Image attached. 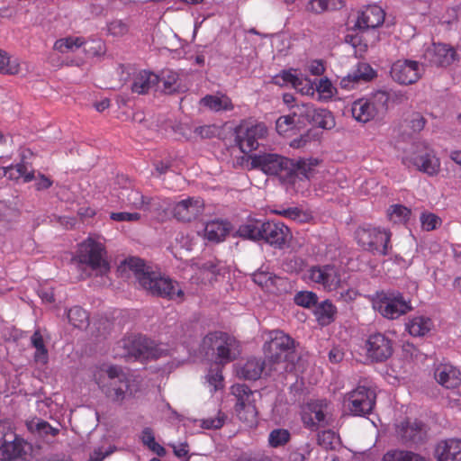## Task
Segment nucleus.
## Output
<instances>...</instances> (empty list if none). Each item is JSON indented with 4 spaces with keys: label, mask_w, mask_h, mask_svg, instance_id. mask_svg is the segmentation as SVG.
I'll return each mask as SVG.
<instances>
[{
    "label": "nucleus",
    "mask_w": 461,
    "mask_h": 461,
    "mask_svg": "<svg viewBox=\"0 0 461 461\" xmlns=\"http://www.w3.org/2000/svg\"><path fill=\"white\" fill-rule=\"evenodd\" d=\"M0 72L16 75L20 72V61L17 58L11 59L5 52L0 50Z\"/></svg>",
    "instance_id": "obj_54"
},
{
    "label": "nucleus",
    "mask_w": 461,
    "mask_h": 461,
    "mask_svg": "<svg viewBox=\"0 0 461 461\" xmlns=\"http://www.w3.org/2000/svg\"><path fill=\"white\" fill-rule=\"evenodd\" d=\"M226 420L224 413L219 411L214 418H207L201 420V427L206 429H217L223 426Z\"/></svg>",
    "instance_id": "obj_61"
},
{
    "label": "nucleus",
    "mask_w": 461,
    "mask_h": 461,
    "mask_svg": "<svg viewBox=\"0 0 461 461\" xmlns=\"http://www.w3.org/2000/svg\"><path fill=\"white\" fill-rule=\"evenodd\" d=\"M121 375V367L117 366H111L103 364L97 366L93 369V377L99 387L104 391L108 384L105 383L106 377L114 380L117 376Z\"/></svg>",
    "instance_id": "obj_35"
},
{
    "label": "nucleus",
    "mask_w": 461,
    "mask_h": 461,
    "mask_svg": "<svg viewBox=\"0 0 461 461\" xmlns=\"http://www.w3.org/2000/svg\"><path fill=\"white\" fill-rule=\"evenodd\" d=\"M200 104L212 112L232 110L233 104L230 99L223 94L207 95L200 100Z\"/></svg>",
    "instance_id": "obj_34"
},
{
    "label": "nucleus",
    "mask_w": 461,
    "mask_h": 461,
    "mask_svg": "<svg viewBox=\"0 0 461 461\" xmlns=\"http://www.w3.org/2000/svg\"><path fill=\"white\" fill-rule=\"evenodd\" d=\"M314 113V106L310 103H296L291 106V116L296 120L297 124L310 122L311 115Z\"/></svg>",
    "instance_id": "obj_46"
},
{
    "label": "nucleus",
    "mask_w": 461,
    "mask_h": 461,
    "mask_svg": "<svg viewBox=\"0 0 461 461\" xmlns=\"http://www.w3.org/2000/svg\"><path fill=\"white\" fill-rule=\"evenodd\" d=\"M317 300V294L310 291L299 292L294 296L295 303L305 308H310L311 306L315 305Z\"/></svg>",
    "instance_id": "obj_56"
},
{
    "label": "nucleus",
    "mask_w": 461,
    "mask_h": 461,
    "mask_svg": "<svg viewBox=\"0 0 461 461\" xmlns=\"http://www.w3.org/2000/svg\"><path fill=\"white\" fill-rule=\"evenodd\" d=\"M373 308L383 317L396 320L411 310L410 300L397 291L377 293L373 298Z\"/></svg>",
    "instance_id": "obj_9"
},
{
    "label": "nucleus",
    "mask_w": 461,
    "mask_h": 461,
    "mask_svg": "<svg viewBox=\"0 0 461 461\" xmlns=\"http://www.w3.org/2000/svg\"><path fill=\"white\" fill-rule=\"evenodd\" d=\"M297 124L296 120L291 114L280 116L276 122V128L279 134H285Z\"/></svg>",
    "instance_id": "obj_59"
},
{
    "label": "nucleus",
    "mask_w": 461,
    "mask_h": 461,
    "mask_svg": "<svg viewBox=\"0 0 461 461\" xmlns=\"http://www.w3.org/2000/svg\"><path fill=\"white\" fill-rule=\"evenodd\" d=\"M422 229L429 231L441 225V219L434 213H422L420 216Z\"/></svg>",
    "instance_id": "obj_60"
},
{
    "label": "nucleus",
    "mask_w": 461,
    "mask_h": 461,
    "mask_svg": "<svg viewBox=\"0 0 461 461\" xmlns=\"http://www.w3.org/2000/svg\"><path fill=\"white\" fill-rule=\"evenodd\" d=\"M69 322L76 328L83 329L88 325V314L79 306H75L68 312Z\"/></svg>",
    "instance_id": "obj_51"
},
{
    "label": "nucleus",
    "mask_w": 461,
    "mask_h": 461,
    "mask_svg": "<svg viewBox=\"0 0 461 461\" xmlns=\"http://www.w3.org/2000/svg\"><path fill=\"white\" fill-rule=\"evenodd\" d=\"M31 343L35 348L34 360L37 363L46 364L49 359V354L44 343L43 336L39 330H35L31 337Z\"/></svg>",
    "instance_id": "obj_45"
},
{
    "label": "nucleus",
    "mask_w": 461,
    "mask_h": 461,
    "mask_svg": "<svg viewBox=\"0 0 461 461\" xmlns=\"http://www.w3.org/2000/svg\"><path fill=\"white\" fill-rule=\"evenodd\" d=\"M119 198L127 206L139 210H149L153 202V199L145 197L139 190L126 187L122 189Z\"/></svg>",
    "instance_id": "obj_30"
},
{
    "label": "nucleus",
    "mask_w": 461,
    "mask_h": 461,
    "mask_svg": "<svg viewBox=\"0 0 461 461\" xmlns=\"http://www.w3.org/2000/svg\"><path fill=\"white\" fill-rule=\"evenodd\" d=\"M436 456L438 461H461V439L449 438L439 442Z\"/></svg>",
    "instance_id": "obj_28"
},
{
    "label": "nucleus",
    "mask_w": 461,
    "mask_h": 461,
    "mask_svg": "<svg viewBox=\"0 0 461 461\" xmlns=\"http://www.w3.org/2000/svg\"><path fill=\"white\" fill-rule=\"evenodd\" d=\"M128 266L134 272L140 286L149 294L177 302L184 300V292L176 282L152 271L142 259L130 258Z\"/></svg>",
    "instance_id": "obj_2"
},
{
    "label": "nucleus",
    "mask_w": 461,
    "mask_h": 461,
    "mask_svg": "<svg viewBox=\"0 0 461 461\" xmlns=\"http://www.w3.org/2000/svg\"><path fill=\"white\" fill-rule=\"evenodd\" d=\"M130 32V23L127 20L113 19L106 23L107 35L122 38Z\"/></svg>",
    "instance_id": "obj_49"
},
{
    "label": "nucleus",
    "mask_w": 461,
    "mask_h": 461,
    "mask_svg": "<svg viewBox=\"0 0 461 461\" xmlns=\"http://www.w3.org/2000/svg\"><path fill=\"white\" fill-rule=\"evenodd\" d=\"M262 232V240L279 249L283 248L292 237L289 228L280 221H265Z\"/></svg>",
    "instance_id": "obj_19"
},
{
    "label": "nucleus",
    "mask_w": 461,
    "mask_h": 461,
    "mask_svg": "<svg viewBox=\"0 0 461 461\" xmlns=\"http://www.w3.org/2000/svg\"><path fill=\"white\" fill-rule=\"evenodd\" d=\"M426 121L420 113H412L405 119L406 127L414 132L420 131L425 126Z\"/></svg>",
    "instance_id": "obj_58"
},
{
    "label": "nucleus",
    "mask_w": 461,
    "mask_h": 461,
    "mask_svg": "<svg viewBox=\"0 0 461 461\" xmlns=\"http://www.w3.org/2000/svg\"><path fill=\"white\" fill-rule=\"evenodd\" d=\"M366 348L368 357L376 362L384 361L393 354L392 340L382 333L370 335Z\"/></svg>",
    "instance_id": "obj_18"
},
{
    "label": "nucleus",
    "mask_w": 461,
    "mask_h": 461,
    "mask_svg": "<svg viewBox=\"0 0 461 461\" xmlns=\"http://www.w3.org/2000/svg\"><path fill=\"white\" fill-rule=\"evenodd\" d=\"M136 391L131 379L121 369V375L111 380L103 392L112 401L122 402L126 397L132 396Z\"/></svg>",
    "instance_id": "obj_21"
},
{
    "label": "nucleus",
    "mask_w": 461,
    "mask_h": 461,
    "mask_svg": "<svg viewBox=\"0 0 461 461\" xmlns=\"http://www.w3.org/2000/svg\"><path fill=\"white\" fill-rule=\"evenodd\" d=\"M231 225L224 220H212L205 223L203 238L211 243H220L229 235Z\"/></svg>",
    "instance_id": "obj_25"
},
{
    "label": "nucleus",
    "mask_w": 461,
    "mask_h": 461,
    "mask_svg": "<svg viewBox=\"0 0 461 461\" xmlns=\"http://www.w3.org/2000/svg\"><path fill=\"white\" fill-rule=\"evenodd\" d=\"M317 163L316 159L294 160V168L292 172L291 179L287 180V185H292L298 192L299 189L296 187V184L299 182L307 183L313 176V168Z\"/></svg>",
    "instance_id": "obj_26"
},
{
    "label": "nucleus",
    "mask_w": 461,
    "mask_h": 461,
    "mask_svg": "<svg viewBox=\"0 0 461 461\" xmlns=\"http://www.w3.org/2000/svg\"><path fill=\"white\" fill-rule=\"evenodd\" d=\"M273 81L279 86L291 85L303 95L312 96L315 94V82L307 77H298L294 70L282 71L273 78Z\"/></svg>",
    "instance_id": "obj_17"
},
{
    "label": "nucleus",
    "mask_w": 461,
    "mask_h": 461,
    "mask_svg": "<svg viewBox=\"0 0 461 461\" xmlns=\"http://www.w3.org/2000/svg\"><path fill=\"white\" fill-rule=\"evenodd\" d=\"M336 312V307L329 300L321 302L320 304L316 305L314 309L316 320L321 326H326L332 322L335 319Z\"/></svg>",
    "instance_id": "obj_39"
},
{
    "label": "nucleus",
    "mask_w": 461,
    "mask_h": 461,
    "mask_svg": "<svg viewBox=\"0 0 461 461\" xmlns=\"http://www.w3.org/2000/svg\"><path fill=\"white\" fill-rule=\"evenodd\" d=\"M402 163L408 167H413L429 176L438 174L440 162L425 142H415L403 152Z\"/></svg>",
    "instance_id": "obj_7"
},
{
    "label": "nucleus",
    "mask_w": 461,
    "mask_h": 461,
    "mask_svg": "<svg viewBox=\"0 0 461 461\" xmlns=\"http://www.w3.org/2000/svg\"><path fill=\"white\" fill-rule=\"evenodd\" d=\"M141 442L152 452L159 456L166 455V449L155 440V436L151 429L145 428L140 436Z\"/></svg>",
    "instance_id": "obj_50"
},
{
    "label": "nucleus",
    "mask_w": 461,
    "mask_h": 461,
    "mask_svg": "<svg viewBox=\"0 0 461 461\" xmlns=\"http://www.w3.org/2000/svg\"><path fill=\"white\" fill-rule=\"evenodd\" d=\"M392 78L402 85H411L417 82L422 73L423 67L416 60L399 59L391 68Z\"/></svg>",
    "instance_id": "obj_16"
},
{
    "label": "nucleus",
    "mask_w": 461,
    "mask_h": 461,
    "mask_svg": "<svg viewBox=\"0 0 461 461\" xmlns=\"http://www.w3.org/2000/svg\"><path fill=\"white\" fill-rule=\"evenodd\" d=\"M231 393L237 402L235 411L239 419L249 425L257 421L258 411L255 406L254 392L246 384H238L231 387Z\"/></svg>",
    "instance_id": "obj_12"
},
{
    "label": "nucleus",
    "mask_w": 461,
    "mask_h": 461,
    "mask_svg": "<svg viewBox=\"0 0 461 461\" xmlns=\"http://www.w3.org/2000/svg\"><path fill=\"white\" fill-rule=\"evenodd\" d=\"M28 444L23 438L15 436L12 441H5L1 446V454L5 460H13L26 454Z\"/></svg>",
    "instance_id": "obj_32"
},
{
    "label": "nucleus",
    "mask_w": 461,
    "mask_h": 461,
    "mask_svg": "<svg viewBox=\"0 0 461 461\" xmlns=\"http://www.w3.org/2000/svg\"><path fill=\"white\" fill-rule=\"evenodd\" d=\"M318 92L321 99H330L336 93V88L328 78L320 79L315 83V92Z\"/></svg>",
    "instance_id": "obj_55"
},
{
    "label": "nucleus",
    "mask_w": 461,
    "mask_h": 461,
    "mask_svg": "<svg viewBox=\"0 0 461 461\" xmlns=\"http://www.w3.org/2000/svg\"><path fill=\"white\" fill-rule=\"evenodd\" d=\"M179 88L178 75L171 70H166L159 77V83L157 85V90L165 94H173Z\"/></svg>",
    "instance_id": "obj_43"
},
{
    "label": "nucleus",
    "mask_w": 461,
    "mask_h": 461,
    "mask_svg": "<svg viewBox=\"0 0 461 461\" xmlns=\"http://www.w3.org/2000/svg\"><path fill=\"white\" fill-rule=\"evenodd\" d=\"M383 461H427L424 457L411 451L393 449L388 451Z\"/></svg>",
    "instance_id": "obj_48"
},
{
    "label": "nucleus",
    "mask_w": 461,
    "mask_h": 461,
    "mask_svg": "<svg viewBox=\"0 0 461 461\" xmlns=\"http://www.w3.org/2000/svg\"><path fill=\"white\" fill-rule=\"evenodd\" d=\"M343 6V0H310L305 9L310 13L320 14L324 12L339 10Z\"/></svg>",
    "instance_id": "obj_38"
},
{
    "label": "nucleus",
    "mask_w": 461,
    "mask_h": 461,
    "mask_svg": "<svg viewBox=\"0 0 461 461\" xmlns=\"http://www.w3.org/2000/svg\"><path fill=\"white\" fill-rule=\"evenodd\" d=\"M166 351L160 345L141 335H131L121 339L114 348L115 357L134 358H158Z\"/></svg>",
    "instance_id": "obj_6"
},
{
    "label": "nucleus",
    "mask_w": 461,
    "mask_h": 461,
    "mask_svg": "<svg viewBox=\"0 0 461 461\" xmlns=\"http://www.w3.org/2000/svg\"><path fill=\"white\" fill-rule=\"evenodd\" d=\"M435 379L446 388L456 387L461 382V373L450 364H440L435 370Z\"/></svg>",
    "instance_id": "obj_29"
},
{
    "label": "nucleus",
    "mask_w": 461,
    "mask_h": 461,
    "mask_svg": "<svg viewBox=\"0 0 461 461\" xmlns=\"http://www.w3.org/2000/svg\"><path fill=\"white\" fill-rule=\"evenodd\" d=\"M387 215L393 223H405L411 215V211L402 204H394L388 209Z\"/></svg>",
    "instance_id": "obj_53"
},
{
    "label": "nucleus",
    "mask_w": 461,
    "mask_h": 461,
    "mask_svg": "<svg viewBox=\"0 0 461 461\" xmlns=\"http://www.w3.org/2000/svg\"><path fill=\"white\" fill-rule=\"evenodd\" d=\"M28 429L32 433H37L40 436L43 435H55L58 430L53 429L47 421L41 419H32L26 422Z\"/></svg>",
    "instance_id": "obj_52"
},
{
    "label": "nucleus",
    "mask_w": 461,
    "mask_h": 461,
    "mask_svg": "<svg viewBox=\"0 0 461 461\" xmlns=\"http://www.w3.org/2000/svg\"><path fill=\"white\" fill-rule=\"evenodd\" d=\"M405 327L410 335L424 337L434 330L435 323L430 317L424 314H417L408 319Z\"/></svg>",
    "instance_id": "obj_27"
},
{
    "label": "nucleus",
    "mask_w": 461,
    "mask_h": 461,
    "mask_svg": "<svg viewBox=\"0 0 461 461\" xmlns=\"http://www.w3.org/2000/svg\"><path fill=\"white\" fill-rule=\"evenodd\" d=\"M303 277L307 283L320 285L328 291L336 290L342 282L340 270L334 265L310 267Z\"/></svg>",
    "instance_id": "obj_11"
},
{
    "label": "nucleus",
    "mask_w": 461,
    "mask_h": 461,
    "mask_svg": "<svg viewBox=\"0 0 461 461\" xmlns=\"http://www.w3.org/2000/svg\"><path fill=\"white\" fill-rule=\"evenodd\" d=\"M6 176L11 180L23 179V182H30L33 179V173L29 169V167L24 163H20L15 166H9L0 167V176Z\"/></svg>",
    "instance_id": "obj_36"
},
{
    "label": "nucleus",
    "mask_w": 461,
    "mask_h": 461,
    "mask_svg": "<svg viewBox=\"0 0 461 461\" xmlns=\"http://www.w3.org/2000/svg\"><path fill=\"white\" fill-rule=\"evenodd\" d=\"M105 254L103 239L89 236L78 245L75 259L80 265L89 267L96 276H103L110 269Z\"/></svg>",
    "instance_id": "obj_5"
},
{
    "label": "nucleus",
    "mask_w": 461,
    "mask_h": 461,
    "mask_svg": "<svg viewBox=\"0 0 461 461\" xmlns=\"http://www.w3.org/2000/svg\"><path fill=\"white\" fill-rule=\"evenodd\" d=\"M264 368V363L260 359L249 358L237 369V375L245 379L257 380L260 377Z\"/></svg>",
    "instance_id": "obj_37"
},
{
    "label": "nucleus",
    "mask_w": 461,
    "mask_h": 461,
    "mask_svg": "<svg viewBox=\"0 0 461 461\" xmlns=\"http://www.w3.org/2000/svg\"><path fill=\"white\" fill-rule=\"evenodd\" d=\"M200 352L208 357H214L216 364L225 365L236 357L239 343L234 337L225 332H210L203 339Z\"/></svg>",
    "instance_id": "obj_3"
},
{
    "label": "nucleus",
    "mask_w": 461,
    "mask_h": 461,
    "mask_svg": "<svg viewBox=\"0 0 461 461\" xmlns=\"http://www.w3.org/2000/svg\"><path fill=\"white\" fill-rule=\"evenodd\" d=\"M376 77L372 67L365 62H359L351 71L340 79L339 86L346 90H351L362 83L371 81Z\"/></svg>",
    "instance_id": "obj_22"
},
{
    "label": "nucleus",
    "mask_w": 461,
    "mask_h": 461,
    "mask_svg": "<svg viewBox=\"0 0 461 461\" xmlns=\"http://www.w3.org/2000/svg\"><path fill=\"white\" fill-rule=\"evenodd\" d=\"M221 366L216 363L211 365L205 375V381L211 393L223 389L224 381Z\"/></svg>",
    "instance_id": "obj_41"
},
{
    "label": "nucleus",
    "mask_w": 461,
    "mask_h": 461,
    "mask_svg": "<svg viewBox=\"0 0 461 461\" xmlns=\"http://www.w3.org/2000/svg\"><path fill=\"white\" fill-rule=\"evenodd\" d=\"M398 96L395 92L378 90L366 98H359L351 104L350 111L352 117L358 122L366 123L384 113L388 107V103ZM402 99V95L399 94Z\"/></svg>",
    "instance_id": "obj_4"
},
{
    "label": "nucleus",
    "mask_w": 461,
    "mask_h": 461,
    "mask_svg": "<svg viewBox=\"0 0 461 461\" xmlns=\"http://www.w3.org/2000/svg\"><path fill=\"white\" fill-rule=\"evenodd\" d=\"M291 439V433L286 429H272L267 438L269 447L278 448L285 447Z\"/></svg>",
    "instance_id": "obj_47"
},
{
    "label": "nucleus",
    "mask_w": 461,
    "mask_h": 461,
    "mask_svg": "<svg viewBox=\"0 0 461 461\" xmlns=\"http://www.w3.org/2000/svg\"><path fill=\"white\" fill-rule=\"evenodd\" d=\"M384 21V10L376 5H371L359 12L356 26L362 30L375 29L383 24Z\"/></svg>",
    "instance_id": "obj_23"
},
{
    "label": "nucleus",
    "mask_w": 461,
    "mask_h": 461,
    "mask_svg": "<svg viewBox=\"0 0 461 461\" xmlns=\"http://www.w3.org/2000/svg\"><path fill=\"white\" fill-rule=\"evenodd\" d=\"M166 209L178 221L189 222L203 214L204 203L199 197H187L179 202L168 203Z\"/></svg>",
    "instance_id": "obj_15"
},
{
    "label": "nucleus",
    "mask_w": 461,
    "mask_h": 461,
    "mask_svg": "<svg viewBox=\"0 0 461 461\" xmlns=\"http://www.w3.org/2000/svg\"><path fill=\"white\" fill-rule=\"evenodd\" d=\"M267 129L265 124L258 123L246 130L240 129L237 133V142L243 153H249L258 147V140L265 138Z\"/></svg>",
    "instance_id": "obj_20"
},
{
    "label": "nucleus",
    "mask_w": 461,
    "mask_h": 461,
    "mask_svg": "<svg viewBox=\"0 0 461 461\" xmlns=\"http://www.w3.org/2000/svg\"><path fill=\"white\" fill-rule=\"evenodd\" d=\"M333 420L331 406L326 400L311 401L303 407V423L312 431L330 426Z\"/></svg>",
    "instance_id": "obj_10"
},
{
    "label": "nucleus",
    "mask_w": 461,
    "mask_h": 461,
    "mask_svg": "<svg viewBox=\"0 0 461 461\" xmlns=\"http://www.w3.org/2000/svg\"><path fill=\"white\" fill-rule=\"evenodd\" d=\"M265 221L250 218L240 225L237 233L240 237L253 241L262 240V229L264 228Z\"/></svg>",
    "instance_id": "obj_33"
},
{
    "label": "nucleus",
    "mask_w": 461,
    "mask_h": 461,
    "mask_svg": "<svg viewBox=\"0 0 461 461\" xmlns=\"http://www.w3.org/2000/svg\"><path fill=\"white\" fill-rule=\"evenodd\" d=\"M311 116L310 122L320 128L330 130L335 127V118L332 113L327 109L314 107V113Z\"/></svg>",
    "instance_id": "obj_44"
},
{
    "label": "nucleus",
    "mask_w": 461,
    "mask_h": 461,
    "mask_svg": "<svg viewBox=\"0 0 461 461\" xmlns=\"http://www.w3.org/2000/svg\"><path fill=\"white\" fill-rule=\"evenodd\" d=\"M274 212L276 214L281 215L285 218L296 221H304L306 219V214L303 213L301 210L298 208L293 207V208H287L284 210H275Z\"/></svg>",
    "instance_id": "obj_62"
},
{
    "label": "nucleus",
    "mask_w": 461,
    "mask_h": 461,
    "mask_svg": "<svg viewBox=\"0 0 461 461\" xmlns=\"http://www.w3.org/2000/svg\"><path fill=\"white\" fill-rule=\"evenodd\" d=\"M110 218L115 221H139L141 215L139 212H112Z\"/></svg>",
    "instance_id": "obj_63"
},
{
    "label": "nucleus",
    "mask_w": 461,
    "mask_h": 461,
    "mask_svg": "<svg viewBox=\"0 0 461 461\" xmlns=\"http://www.w3.org/2000/svg\"><path fill=\"white\" fill-rule=\"evenodd\" d=\"M375 403V392L366 386H357L349 392L344 400L345 408L355 416H363L370 413Z\"/></svg>",
    "instance_id": "obj_13"
},
{
    "label": "nucleus",
    "mask_w": 461,
    "mask_h": 461,
    "mask_svg": "<svg viewBox=\"0 0 461 461\" xmlns=\"http://www.w3.org/2000/svg\"><path fill=\"white\" fill-rule=\"evenodd\" d=\"M356 238L365 249L386 255L389 249L391 233L380 228H359Z\"/></svg>",
    "instance_id": "obj_14"
},
{
    "label": "nucleus",
    "mask_w": 461,
    "mask_h": 461,
    "mask_svg": "<svg viewBox=\"0 0 461 461\" xmlns=\"http://www.w3.org/2000/svg\"><path fill=\"white\" fill-rule=\"evenodd\" d=\"M422 424L417 420L412 422L406 420L396 426V432L404 440H415L420 438Z\"/></svg>",
    "instance_id": "obj_42"
},
{
    "label": "nucleus",
    "mask_w": 461,
    "mask_h": 461,
    "mask_svg": "<svg viewBox=\"0 0 461 461\" xmlns=\"http://www.w3.org/2000/svg\"><path fill=\"white\" fill-rule=\"evenodd\" d=\"M339 437L338 435L330 430H323L318 434V443L322 446L324 448H333L335 444L338 442Z\"/></svg>",
    "instance_id": "obj_57"
},
{
    "label": "nucleus",
    "mask_w": 461,
    "mask_h": 461,
    "mask_svg": "<svg viewBox=\"0 0 461 461\" xmlns=\"http://www.w3.org/2000/svg\"><path fill=\"white\" fill-rule=\"evenodd\" d=\"M425 58L432 65L447 67L456 59V51L447 44H433L432 47L426 50Z\"/></svg>",
    "instance_id": "obj_24"
},
{
    "label": "nucleus",
    "mask_w": 461,
    "mask_h": 461,
    "mask_svg": "<svg viewBox=\"0 0 461 461\" xmlns=\"http://www.w3.org/2000/svg\"><path fill=\"white\" fill-rule=\"evenodd\" d=\"M86 43L83 37L68 36L55 41L53 49L60 53L75 52Z\"/></svg>",
    "instance_id": "obj_40"
},
{
    "label": "nucleus",
    "mask_w": 461,
    "mask_h": 461,
    "mask_svg": "<svg viewBox=\"0 0 461 461\" xmlns=\"http://www.w3.org/2000/svg\"><path fill=\"white\" fill-rule=\"evenodd\" d=\"M159 83V76L150 71H140L135 75L131 85L133 93L143 95L151 89L157 90V85Z\"/></svg>",
    "instance_id": "obj_31"
},
{
    "label": "nucleus",
    "mask_w": 461,
    "mask_h": 461,
    "mask_svg": "<svg viewBox=\"0 0 461 461\" xmlns=\"http://www.w3.org/2000/svg\"><path fill=\"white\" fill-rule=\"evenodd\" d=\"M251 167L267 175L277 176L285 185L294 168V160L276 153H264L251 158Z\"/></svg>",
    "instance_id": "obj_8"
},
{
    "label": "nucleus",
    "mask_w": 461,
    "mask_h": 461,
    "mask_svg": "<svg viewBox=\"0 0 461 461\" xmlns=\"http://www.w3.org/2000/svg\"><path fill=\"white\" fill-rule=\"evenodd\" d=\"M294 347V339L284 331L274 330L268 332L264 351L270 362L271 370L280 374L303 371L300 362H295L298 356Z\"/></svg>",
    "instance_id": "obj_1"
},
{
    "label": "nucleus",
    "mask_w": 461,
    "mask_h": 461,
    "mask_svg": "<svg viewBox=\"0 0 461 461\" xmlns=\"http://www.w3.org/2000/svg\"><path fill=\"white\" fill-rule=\"evenodd\" d=\"M113 452V448L111 447L105 449H104V447L95 448L88 461H103L106 456H110Z\"/></svg>",
    "instance_id": "obj_64"
}]
</instances>
